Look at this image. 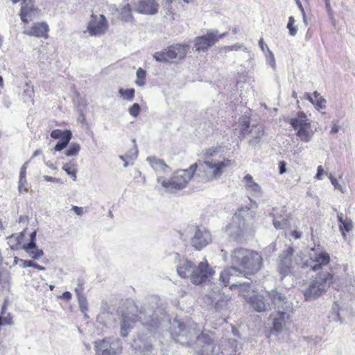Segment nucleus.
I'll return each mask as SVG.
<instances>
[{
	"label": "nucleus",
	"instance_id": "nucleus-39",
	"mask_svg": "<svg viewBox=\"0 0 355 355\" xmlns=\"http://www.w3.org/2000/svg\"><path fill=\"white\" fill-rule=\"evenodd\" d=\"M71 137H72L71 132L67 133V136H64V138L60 139V141H59L57 143V144L55 145V146L54 148L55 150L60 151V150H63L64 148H65L67 146V145L69 144V141L71 139Z\"/></svg>",
	"mask_w": 355,
	"mask_h": 355
},
{
	"label": "nucleus",
	"instance_id": "nucleus-5",
	"mask_svg": "<svg viewBox=\"0 0 355 355\" xmlns=\"http://www.w3.org/2000/svg\"><path fill=\"white\" fill-rule=\"evenodd\" d=\"M232 165V160L223 155L217 159H205L197 168V176L202 182H211L220 178L226 168Z\"/></svg>",
	"mask_w": 355,
	"mask_h": 355
},
{
	"label": "nucleus",
	"instance_id": "nucleus-32",
	"mask_svg": "<svg viewBox=\"0 0 355 355\" xmlns=\"http://www.w3.org/2000/svg\"><path fill=\"white\" fill-rule=\"evenodd\" d=\"M62 168L72 178L73 181L76 180L78 165L76 160L73 159L64 164Z\"/></svg>",
	"mask_w": 355,
	"mask_h": 355
},
{
	"label": "nucleus",
	"instance_id": "nucleus-37",
	"mask_svg": "<svg viewBox=\"0 0 355 355\" xmlns=\"http://www.w3.org/2000/svg\"><path fill=\"white\" fill-rule=\"evenodd\" d=\"M120 16L121 19L125 21H130L132 20L133 16L130 4L127 3L121 8Z\"/></svg>",
	"mask_w": 355,
	"mask_h": 355
},
{
	"label": "nucleus",
	"instance_id": "nucleus-19",
	"mask_svg": "<svg viewBox=\"0 0 355 355\" xmlns=\"http://www.w3.org/2000/svg\"><path fill=\"white\" fill-rule=\"evenodd\" d=\"M272 217V223L275 229L283 230L287 227V223L290 218L285 207L273 208L270 213Z\"/></svg>",
	"mask_w": 355,
	"mask_h": 355
},
{
	"label": "nucleus",
	"instance_id": "nucleus-31",
	"mask_svg": "<svg viewBox=\"0 0 355 355\" xmlns=\"http://www.w3.org/2000/svg\"><path fill=\"white\" fill-rule=\"evenodd\" d=\"M34 95H35V92H34L33 86L31 85L30 81H27L23 87V92L21 94V99L23 100V101L24 103L31 102L33 104Z\"/></svg>",
	"mask_w": 355,
	"mask_h": 355
},
{
	"label": "nucleus",
	"instance_id": "nucleus-25",
	"mask_svg": "<svg viewBox=\"0 0 355 355\" xmlns=\"http://www.w3.org/2000/svg\"><path fill=\"white\" fill-rule=\"evenodd\" d=\"M337 218L339 222V230L343 239H346L347 232H349L354 227L352 219L341 212L337 214Z\"/></svg>",
	"mask_w": 355,
	"mask_h": 355
},
{
	"label": "nucleus",
	"instance_id": "nucleus-59",
	"mask_svg": "<svg viewBox=\"0 0 355 355\" xmlns=\"http://www.w3.org/2000/svg\"><path fill=\"white\" fill-rule=\"evenodd\" d=\"M279 169L280 174H284L286 172V163L284 161L279 162Z\"/></svg>",
	"mask_w": 355,
	"mask_h": 355
},
{
	"label": "nucleus",
	"instance_id": "nucleus-40",
	"mask_svg": "<svg viewBox=\"0 0 355 355\" xmlns=\"http://www.w3.org/2000/svg\"><path fill=\"white\" fill-rule=\"evenodd\" d=\"M80 150V146L78 143H71L64 154L68 157H72L78 155Z\"/></svg>",
	"mask_w": 355,
	"mask_h": 355
},
{
	"label": "nucleus",
	"instance_id": "nucleus-33",
	"mask_svg": "<svg viewBox=\"0 0 355 355\" xmlns=\"http://www.w3.org/2000/svg\"><path fill=\"white\" fill-rule=\"evenodd\" d=\"M293 260L295 266L302 268H309V257L306 258L301 251L297 252L295 255L293 254Z\"/></svg>",
	"mask_w": 355,
	"mask_h": 355
},
{
	"label": "nucleus",
	"instance_id": "nucleus-4",
	"mask_svg": "<svg viewBox=\"0 0 355 355\" xmlns=\"http://www.w3.org/2000/svg\"><path fill=\"white\" fill-rule=\"evenodd\" d=\"M232 266L240 274L251 275L257 272L262 266V257L258 252L239 248L231 253Z\"/></svg>",
	"mask_w": 355,
	"mask_h": 355
},
{
	"label": "nucleus",
	"instance_id": "nucleus-9",
	"mask_svg": "<svg viewBox=\"0 0 355 355\" xmlns=\"http://www.w3.org/2000/svg\"><path fill=\"white\" fill-rule=\"evenodd\" d=\"M289 123L295 131L296 136L302 142L311 141L317 130L316 126L303 112L297 113L296 116L290 119Z\"/></svg>",
	"mask_w": 355,
	"mask_h": 355
},
{
	"label": "nucleus",
	"instance_id": "nucleus-45",
	"mask_svg": "<svg viewBox=\"0 0 355 355\" xmlns=\"http://www.w3.org/2000/svg\"><path fill=\"white\" fill-rule=\"evenodd\" d=\"M267 64H270L273 69H276V62L275 55L270 49H267V51L264 53Z\"/></svg>",
	"mask_w": 355,
	"mask_h": 355
},
{
	"label": "nucleus",
	"instance_id": "nucleus-54",
	"mask_svg": "<svg viewBox=\"0 0 355 355\" xmlns=\"http://www.w3.org/2000/svg\"><path fill=\"white\" fill-rule=\"evenodd\" d=\"M18 190L19 192L24 191L27 192L28 187H27V181L26 178H19V184H18Z\"/></svg>",
	"mask_w": 355,
	"mask_h": 355
},
{
	"label": "nucleus",
	"instance_id": "nucleus-52",
	"mask_svg": "<svg viewBox=\"0 0 355 355\" xmlns=\"http://www.w3.org/2000/svg\"><path fill=\"white\" fill-rule=\"evenodd\" d=\"M27 253L35 259H38L44 255V252L42 250L40 249H34L33 250H31L29 252H27Z\"/></svg>",
	"mask_w": 355,
	"mask_h": 355
},
{
	"label": "nucleus",
	"instance_id": "nucleus-48",
	"mask_svg": "<svg viewBox=\"0 0 355 355\" xmlns=\"http://www.w3.org/2000/svg\"><path fill=\"white\" fill-rule=\"evenodd\" d=\"M224 49H225V51L227 52V51H239V50H241V51H248V49L246 46H245L243 44H239V43H237V44H235L234 45H232V46H225L224 47Z\"/></svg>",
	"mask_w": 355,
	"mask_h": 355
},
{
	"label": "nucleus",
	"instance_id": "nucleus-50",
	"mask_svg": "<svg viewBox=\"0 0 355 355\" xmlns=\"http://www.w3.org/2000/svg\"><path fill=\"white\" fill-rule=\"evenodd\" d=\"M329 179L335 189L340 191L342 193L345 192V188L338 182L336 178L330 175Z\"/></svg>",
	"mask_w": 355,
	"mask_h": 355
},
{
	"label": "nucleus",
	"instance_id": "nucleus-47",
	"mask_svg": "<svg viewBox=\"0 0 355 355\" xmlns=\"http://www.w3.org/2000/svg\"><path fill=\"white\" fill-rule=\"evenodd\" d=\"M69 132H71L70 130H62L59 129H56L53 130L51 132V137L53 139H60L64 138V136H67V134Z\"/></svg>",
	"mask_w": 355,
	"mask_h": 355
},
{
	"label": "nucleus",
	"instance_id": "nucleus-64",
	"mask_svg": "<svg viewBox=\"0 0 355 355\" xmlns=\"http://www.w3.org/2000/svg\"><path fill=\"white\" fill-rule=\"evenodd\" d=\"M323 173H324V169H323L322 166H318L317 168V173L315 175V178H317L318 180H321Z\"/></svg>",
	"mask_w": 355,
	"mask_h": 355
},
{
	"label": "nucleus",
	"instance_id": "nucleus-12",
	"mask_svg": "<svg viewBox=\"0 0 355 355\" xmlns=\"http://www.w3.org/2000/svg\"><path fill=\"white\" fill-rule=\"evenodd\" d=\"M225 35L226 33L219 34L218 30L216 29L202 36L196 37L194 40V49L198 52L207 51L210 47L213 46Z\"/></svg>",
	"mask_w": 355,
	"mask_h": 355
},
{
	"label": "nucleus",
	"instance_id": "nucleus-46",
	"mask_svg": "<svg viewBox=\"0 0 355 355\" xmlns=\"http://www.w3.org/2000/svg\"><path fill=\"white\" fill-rule=\"evenodd\" d=\"M10 275L9 271L6 269H0V284L6 285L9 284Z\"/></svg>",
	"mask_w": 355,
	"mask_h": 355
},
{
	"label": "nucleus",
	"instance_id": "nucleus-15",
	"mask_svg": "<svg viewBox=\"0 0 355 355\" xmlns=\"http://www.w3.org/2000/svg\"><path fill=\"white\" fill-rule=\"evenodd\" d=\"M213 268L208 264L207 260L199 263L197 267H193L191 274V282L200 284L207 280L214 274Z\"/></svg>",
	"mask_w": 355,
	"mask_h": 355
},
{
	"label": "nucleus",
	"instance_id": "nucleus-22",
	"mask_svg": "<svg viewBox=\"0 0 355 355\" xmlns=\"http://www.w3.org/2000/svg\"><path fill=\"white\" fill-rule=\"evenodd\" d=\"M113 345L110 338L96 340L94 343L96 355H116L117 352Z\"/></svg>",
	"mask_w": 355,
	"mask_h": 355
},
{
	"label": "nucleus",
	"instance_id": "nucleus-8",
	"mask_svg": "<svg viewBox=\"0 0 355 355\" xmlns=\"http://www.w3.org/2000/svg\"><path fill=\"white\" fill-rule=\"evenodd\" d=\"M197 164H192L187 169L178 170L173 173L170 179L162 180L159 178V184L165 189L166 191L175 193L178 190L184 189L191 178L193 176L195 171H197Z\"/></svg>",
	"mask_w": 355,
	"mask_h": 355
},
{
	"label": "nucleus",
	"instance_id": "nucleus-51",
	"mask_svg": "<svg viewBox=\"0 0 355 355\" xmlns=\"http://www.w3.org/2000/svg\"><path fill=\"white\" fill-rule=\"evenodd\" d=\"M140 105L138 103H134L128 110L130 115L137 117L140 112Z\"/></svg>",
	"mask_w": 355,
	"mask_h": 355
},
{
	"label": "nucleus",
	"instance_id": "nucleus-24",
	"mask_svg": "<svg viewBox=\"0 0 355 355\" xmlns=\"http://www.w3.org/2000/svg\"><path fill=\"white\" fill-rule=\"evenodd\" d=\"M49 26L44 22L36 23L30 29L24 31V33L37 37H47Z\"/></svg>",
	"mask_w": 355,
	"mask_h": 355
},
{
	"label": "nucleus",
	"instance_id": "nucleus-49",
	"mask_svg": "<svg viewBox=\"0 0 355 355\" xmlns=\"http://www.w3.org/2000/svg\"><path fill=\"white\" fill-rule=\"evenodd\" d=\"M294 23H295V19H294L293 17L291 16L288 18V24H287V28L288 29L289 34L291 36H295L297 34V28L295 26H294Z\"/></svg>",
	"mask_w": 355,
	"mask_h": 355
},
{
	"label": "nucleus",
	"instance_id": "nucleus-60",
	"mask_svg": "<svg viewBox=\"0 0 355 355\" xmlns=\"http://www.w3.org/2000/svg\"><path fill=\"white\" fill-rule=\"evenodd\" d=\"M28 162H25L23 166L21 167L19 178H26V169H27Z\"/></svg>",
	"mask_w": 355,
	"mask_h": 355
},
{
	"label": "nucleus",
	"instance_id": "nucleus-55",
	"mask_svg": "<svg viewBox=\"0 0 355 355\" xmlns=\"http://www.w3.org/2000/svg\"><path fill=\"white\" fill-rule=\"evenodd\" d=\"M325 103L326 100L323 97H319L318 99H315L313 105L315 106L317 110H320L325 107Z\"/></svg>",
	"mask_w": 355,
	"mask_h": 355
},
{
	"label": "nucleus",
	"instance_id": "nucleus-1",
	"mask_svg": "<svg viewBox=\"0 0 355 355\" xmlns=\"http://www.w3.org/2000/svg\"><path fill=\"white\" fill-rule=\"evenodd\" d=\"M313 253L309 256V268L316 274L309 282L303 293L306 301L317 299L326 293L334 282L329 254L320 250L311 249Z\"/></svg>",
	"mask_w": 355,
	"mask_h": 355
},
{
	"label": "nucleus",
	"instance_id": "nucleus-43",
	"mask_svg": "<svg viewBox=\"0 0 355 355\" xmlns=\"http://www.w3.org/2000/svg\"><path fill=\"white\" fill-rule=\"evenodd\" d=\"M135 83L139 86H144L146 83V71L139 68L137 71V80Z\"/></svg>",
	"mask_w": 355,
	"mask_h": 355
},
{
	"label": "nucleus",
	"instance_id": "nucleus-29",
	"mask_svg": "<svg viewBox=\"0 0 355 355\" xmlns=\"http://www.w3.org/2000/svg\"><path fill=\"white\" fill-rule=\"evenodd\" d=\"M250 133L252 135L250 144L252 146H256L261 141L263 136L264 135V130L261 125H255L252 127Z\"/></svg>",
	"mask_w": 355,
	"mask_h": 355
},
{
	"label": "nucleus",
	"instance_id": "nucleus-2",
	"mask_svg": "<svg viewBox=\"0 0 355 355\" xmlns=\"http://www.w3.org/2000/svg\"><path fill=\"white\" fill-rule=\"evenodd\" d=\"M171 325V335L176 343L189 346L196 341L199 347L196 350L199 355H218L219 349L208 336L203 334L198 324L189 322L186 325L175 318Z\"/></svg>",
	"mask_w": 355,
	"mask_h": 355
},
{
	"label": "nucleus",
	"instance_id": "nucleus-30",
	"mask_svg": "<svg viewBox=\"0 0 355 355\" xmlns=\"http://www.w3.org/2000/svg\"><path fill=\"white\" fill-rule=\"evenodd\" d=\"M8 302L5 300L1 306L0 313V326L12 325L14 324L11 314L7 311Z\"/></svg>",
	"mask_w": 355,
	"mask_h": 355
},
{
	"label": "nucleus",
	"instance_id": "nucleus-41",
	"mask_svg": "<svg viewBox=\"0 0 355 355\" xmlns=\"http://www.w3.org/2000/svg\"><path fill=\"white\" fill-rule=\"evenodd\" d=\"M24 236V232H21L17 235H12L10 237L8 238V243H12V242H15V244H12L10 245V248L12 249H17V245L21 243V241L23 240Z\"/></svg>",
	"mask_w": 355,
	"mask_h": 355
},
{
	"label": "nucleus",
	"instance_id": "nucleus-14",
	"mask_svg": "<svg viewBox=\"0 0 355 355\" xmlns=\"http://www.w3.org/2000/svg\"><path fill=\"white\" fill-rule=\"evenodd\" d=\"M293 248L289 247L279 256L277 270L282 276V279L291 273L295 266L293 260Z\"/></svg>",
	"mask_w": 355,
	"mask_h": 355
},
{
	"label": "nucleus",
	"instance_id": "nucleus-53",
	"mask_svg": "<svg viewBox=\"0 0 355 355\" xmlns=\"http://www.w3.org/2000/svg\"><path fill=\"white\" fill-rule=\"evenodd\" d=\"M132 142L134 143V153L132 154V155H119V158L123 160V161H125L126 158L128 157L130 159H135L137 158V153H138V150L137 149V146H136V144H135V139H133L132 140Z\"/></svg>",
	"mask_w": 355,
	"mask_h": 355
},
{
	"label": "nucleus",
	"instance_id": "nucleus-3",
	"mask_svg": "<svg viewBox=\"0 0 355 355\" xmlns=\"http://www.w3.org/2000/svg\"><path fill=\"white\" fill-rule=\"evenodd\" d=\"M129 309L121 315L120 333L123 337L128 336L129 331L137 321H140L144 326L148 327L149 331H153L159 327L163 320V318L160 319L157 318V313L161 311L158 309L155 310L154 305L145 304L141 306L139 310H137L135 306L132 305Z\"/></svg>",
	"mask_w": 355,
	"mask_h": 355
},
{
	"label": "nucleus",
	"instance_id": "nucleus-38",
	"mask_svg": "<svg viewBox=\"0 0 355 355\" xmlns=\"http://www.w3.org/2000/svg\"><path fill=\"white\" fill-rule=\"evenodd\" d=\"M76 293L78 295V300L80 311L83 313H86L88 311L87 301L86 297L80 293L78 288H76Z\"/></svg>",
	"mask_w": 355,
	"mask_h": 355
},
{
	"label": "nucleus",
	"instance_id": "nucleus-13",
	"mask_svg": "<svg viewBox=\"0 0 355 355\" xmlns=\"http://www.w3.org/2000/svg\"><path fill=\"white\" fill-rule=\"evenodd\" d=\"M37 0H22L19 16L24 24H28L41 15V10L35 4Z\"/></svg>",
	"mask_w": 355,
	"mask_h": 355
},
{
	"label": "nucleus",
	"instance_id": "nucleus-44",
	"mask_svg": "<svg viewBox=\"0 0 355 355\" xmlns=\"http://www.w3.org/2000/svg\"><path fill=\"white\" fill-rule=\"evenodd\" d=\"M121 96L128 101H132L135 96V89H124L123 88H120L119 90Z\"/></svg>",
	"mask_w": 355,
	"mask_h": 355
},
{
	"label": "nucleus",
	"instance_id": "nucleus-61",
	"mask_svg": "<svg viewBox=\"0 0 355 355\" xmlns=\"http://www.w3.org/2000/svg\"><path fill=\"white\" fill-rule=\"evenodd\" d=\"M43 178L44 180H46L47 182H56V183H59L61 182V180L60 178H53V177L48 176V175H44Z\"/></svg>",
	"mask_w": 355,
	"mask_h": 355
},
{
	"label": "nucleus",
	"instance_id": "nucleus-11",
	"mask_svg": "<svg viewBox=\"0 0 355 355\" xmlns=\"http://www.w3.org/2000/svg\"><path fill=\"white\" fill-rule=\"evenodd\" d=\"M293 308L286 304L285 310L276 311L270 315L272 320V327L271 333H279L288 329L291 324V316L293 313Z\"/></svg>",
	"mask_w": 355,
	"mask_h": 355
},
{
	"label": "nucleus",
	"instance_id": "nucleus-56",
	"mask_svg": "<svg viewBox=\"0 0 355 355\" xmlns=\"http://www.w3.org/2000/svg\"><path fill=\"white\" fill-rule=\"evenodd\" d=\"M24 249L26 252L31 250H33L34 249H37L36 242L34 241H30V242L26 245L24 246Z\"/></svg>",
	"mask_w": 355,
	"mask_h": 355
},
{
	"label": "nucleus",
	"instance_id": "nucleus-7",
	"mask_svg": "<svg viewBox=\"0 0 355 355\" xmlns=\"http://www.w3.org/2000/svg\"><path fill=\"white\" fill-rule=\"evenodd\" d=\"M252 207L245 206L237 210L232 217V222L225 227V232L232 240H238L248 228L247 221L253 218L250 211Z\"/></svg>",
	"mask_w": 355,
	"mask_h": 355
},
{
	"label": "nucleus",
	"instance_id": "nucleus-28",
	"mask_svg": "<svg viewBox=\"0 0 355 355\" xmlns=\"http://www.w3.org/2000/svg\"><path fill=\"white\" fill-rule=\"evenodd\" d=\"M237 272V271L235 270L234 268H233L232 266L230 267V268H226V269H224L223 271L220 272V281L223 284L224 286H227V284H230V288L231 289L233 288H231V285L232 284H239V283L240 282H232V284H230V279L234 277V275ZM235 286H234V288Z\"/></svg>",
	"mask_w": 355,
	"mask_h": 355
},
{
	"label": "nucleus",
	"instance_id": "nucleus-35",
	"mask_svg": "<svg viewBox=\"0 0 355 355\" xmlns=\"http://www.w3.org/2000/svg\"><path fill=\"white\" fill-rule=\"evenodd\" d=\"M221 147L220 146H212L205 150L204 157L205 159H216L215 157L219 155H222L221 153Z\"/></svg>",
	"mask_w": 355,
	"mask_h": 355
},
{
	"label": "nucleus",
	"instance_id": "nucleus-23",
	"mask_svg": "<svg viewBox=\"0 0 355 355\" xmlns=\"http://www.w3.org/2000/svg\"><path fill=\"white\" fill-rule=\"evenodd\" d=\"M250 117L244 115L239 117L238 121L234 126V133L237 135L239 138H242L245 135L250 134Z\"/></svg>",
	"mask_w": 355,
	"mask_h": 355
},
{
	"label": "nucleus",
	"instance_id": "nucleus-63",
	"mask_svg": "<svg viewBox=\"0 0 355 355\" xmlns=\"http://www.w3.org/2000/svg\"><path fill=\"white\" fill-rule=\"evenodd\" d=\"M19 261L22 263L24 268L32 267L33 266V261L31 260L19 259Z\"/></svg>",
	"mask_w": 355,
	"mask_h": 355
},
{
	"label": "nucleus",
	"instance_id": "nucleus-16",
	"mask_svg": "<svg viewBox=\"0 0 355 355\" xmlns=\"http://www.w3.org/2000/svg\"><path fill=\"white\" fill-rule=\"evenodd\" d=\"M107 28V21L104 15H92L87 26V31L91 36H98L105 33Z\"/></svg>",
	"mask_w": 355,
	"mask_h": 355
},
{
	"label": "nucleus",
	"instance_id": "nucleus-34",
	"mask_svg": "<svg viewBox=\"0 0 355 355\" xmlns=\"http://www.w3.org/2000/svg\"><path fill=\"white\" fill-rule=\"evenodd\" d=\"M173 49H174V54L175 55V58L182 59L186 56L187 53L189 45L177 44L173 45Z\"/></svg>",
	"mask_w": 355,
	"mask_h": 355
},
{
	"label": "nucleus",
	"instance_id": "nucleus-26",
	"mask_svg": "<svg viewBox=\"0 0 355 355\" xmlns=\"http://www.w3.org/2000/svg\"><path fill=\"white\" fill-rule=\"evenodd\" d=\"M243 182L245 183V189L248 193L254 196H259L261 194V187L254 181L253 177L251 175H246L243 178Z\"/></svg>",
	"mask_w": 355,
	"mask_h": 355
},
{
	"label": "nucleus",
	"instance_id": "nucleus-21",
	"mask_svg": "<svg viewBox=\"0 0 355 355\" xmlns=\"http://www.w3.org/2000/svg\"><path fill=\"white\" fill-rule=\"evenodd\" d=\"M270 300L273 305L276 311L285 310L286 304H289L291 307H293L292 302H291L287 297L280 292L276 290H272L268 293Z\"/></svg>",
	"mask_w": 355,
	"mask_h": 355
},
{
	"label": "nucleus",
	"instance_id": "nucleus-6",
	"mask_svg": "<svg viewBox=\"0 0 355 355\" xmlns=\"http://www.w3.org/2000/svg\"><path fill=\"white\" fill-rule=\"evenodd\" d=\"M181 239L197 250H200L212 241L211 232L205 227L188 225L180 233Z\"/></svg>",
	"mask_w": 355,
	"mask_h": 355
},
{
	"label": "nucleus",
	"instance_id": "nucleus-18",
	"mask_svg": "<svg viewBox=\"0 0 355 355\" xmlns=\"http://www.w3.org/2000/svg\"><path fill=\"white\" fill-rule=\"evenodd\" d=\"M146 161L155 172L158 183L159 178L162 180H166L164 176L169 175L171 170L163 159L154 156H150L146 158Z\"/></svg>",
	"mask_w": 355,
	"mask_h": 355
},
{
	"label": "nucleus",
	"instance_id": "nucleus-27",
	"mask_svg": "<svg viewBox=\"0 0 355 355\" xmlns=\"http://www.w3.org/2000/svg\"><path fill=\"white\" fill-rule=\"evenodd\" d=\"M154 58L158 62H169L175 58L173 45L162 51L156 52L153 55Z\"/></svg>",
	"mask_w": 355,
	"mask_h": 355
},
{
	"label": "nucleus",
	"instance_id": "nucleus-58",
	"mask_svg": "<svg viewBox=\"0 0 355 355\" xmlns=\"http://www.w3.org/2000/svg\"><path fill=\"white\" fill-rule=\"evenodd\" d=\"M259 46L261 51L265 53L267 51V49H269L268 45L265 43L263 38H261L259 41Z\"/></svg>",
	"mask_w": 355,
	"mask_h": 355
},
{
	"label": "nucleus",
	"instance_id": "nucleus-42",
	"mask_svg": "<svg viewBox=\"0 0 355 355\" xmlns=\"http://www.w3.org/2000/svg\"><path fill=\"white\" fill-rule=\"evenodd\" d=\"M228 309V298L224 297L218 299L215 304V309L218 311H227Z\"/></svg>",
	"mask_w": 355,
	"mask_h": 355
},
{
	"label": "nucleus",
	"instance_id": "nucleus-17",
	"mask_svg": "<svg viewBox=\"0 0 355 355\" xmlns=\"http://www.w3.org/2000/svg\"><path fill=\"white\" fill-rule=\"evenodd\" d=\"M173 256L177 263L176 269L179 276L182 278L190 277L191 280V274L194 267L193 263L178 253H174Z\"/></svg>",
	"mask_w": 355,
	"mask_h": 355
},
{
	"label": "nucleus",
	"instance_id": "nucleus-62",
	"mask_svg": "<svg viewBox=\"0 0 355 355\" xmlns=\"http://www.w3.org/2000/svg\"><path fill=\"white\" fill-rule=\"evenodd\" d=\"M140 342V338H136L133 340V343H132V346L135 348H139V349H141L143 348H146V346L141 347V345L139 344ZM147 349L148 350V347H146Z\"/></svg>",
	"mask_w": 355,
	"mask_h": 355
},
{
	"label": "nucleus",
	"instance_id": "nucleus-20",
	"mask_svg": "<svg viewBox=\"0 0 355 355\" xmlns=\"http://www.w3.org/2000/svg\"><path fill=\"white\" fill-rule=\"evenodd\" d=\"M159 8V5L155 0H139L134 4L135 11L143 15H155Z\"/></svg>",
	"mask_w": 355,
	"mask_h": 355
},
{
	"label": "nucleus",
	"instance_id": "nucleus-36",
	"mask_svg": "<svg viewBox=\"0 0 355 355\" xmlns=\"http://www.w3.org/2000/svg\"><path fill=\"white\" fill-rule=\"evenodd\" d=\"M339 306L337 303H334L331 307V311L329 315V318L331 322L343 323V319L341 318L339 313Z\"/></svg>",
	"mask_w": 355,
	"mask_h": 355
},
{
	"label": "nucleus",
	"instance_id": "nucleus-57",
	"mask_svg": "<svg viewBox=\"0 0 355 355\" xmlns=\"http://www.w3.org/2000/svg\"><path fill=\"white\" fill-rule=\"evenodd\" d=\"M340 130V126L338 125V120H334L332 121V127L330 130L331 134H336Z\"/></svg>",
	"mask_w": 355,
	"mask_h": 355
},
{
	"label": "nucleus",
	"instance_id": "nucleus-10",
	"mask_svg": "<svg viewBox=\"0 0 355 355\" xmlns=\"http://www.w3.org/2000/svg\"><path fill=\"white\" fill-rule=\"evenodd\" d=\"M239 286L240 295L250 304L252 309L257 312L266 311L271 309L270 304H266L262 295L256 293L254 291L250 292V284L248 282H239L232 284L231 288Z\"/></svg>",
	"mask_w": 355,
	"mask_h": 355
}]
</instances>
